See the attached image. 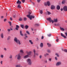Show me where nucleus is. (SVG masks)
Here are the masks:
<instances>
[{
    "instance_id": "obj_1",
    "label": "nucleus",
    "mask_w": 67,
    "mask_h": 67,
    "mask_svg": "<svg viewBox=\"0 0 67 67\" xmlns=\"http://www.w3.org/2000/svg\"><path fill=\"white\" fill-rule=\"evenodd\" d=\"M47 20H48L50 22H52V23H53L54 22H57V19H54V21H53V20H52L51 18H47Z\"/></svg>"
},
{
    "instance_id": "obj_2",
    "label": "nucleus",
    "mask_w": 67,
    "mask_h": 67,
    "mask_svg": "<svg viewBox=\"0 0 67 67\" xmlns=\"http://www.w3.org/2000/svg\"><path fill=\"white\" fill-rule=\"evenodd\" d=\"M14 41L15 42H16L17 44H19V45H21V42L20 41L19 39H18L17 38L15 37L14 38Z\"/></svg>"
},
{
    "instance_id": "obj_3",
    "label": "nucleus",
    "mask_w": 67,
    "mask_h": 67,
    "mask_svg": "<svg viewBox=\"0 0 67 67\" xmlns=\"http://www.w3.org/2000/svg\"><path fill=\"white\" fill-rule=\"evenodd\" d=\"M21 53H19L18 55H16L15 57V58H17L18 60H20L21 59V56L20 55Z\"/></svg>"
},
{
    "instance_id": "obj_4",
    "label": "nucleus",
    "mask_w": 67,
    "mask_h": 67,
    "mask_svg": "<svg viewBox=\"0 0 67 67\" xmlns=\"http://www.w3.org/2000/svg\"><path fill=\"white\" fill-rule=\"evenodd\" d=\"M27 64L29 65H31L32 64V62H31V59H28L27 60Z\"/></svg>"
},
{
    "instance_id": "obj_5",
    "label": "nucleus",
    "mask_w": 67,
    "mask_h": 67,
    "mask_svg": "<svg viewBox=\"0 0 67 67\" xmlns=\"http://www.w3.org/2000/svg\"><path fill=\"white\" fill-rule=\"evenodd\" d=\"M62 64V63L60 62H57L56 63V65L57 66H60V65H61Z\"/></svg>"
},
{
    "instance_id": "obj_6",
    "label": "nucleus",
    "mask_w": 67,
    "mask_h": 67,
    "mask_svg": "<svg viewBox=\"0 0 67 67\" xmlns=\"http://www.w3.org/2000/svg\"><path fill=\"white\" fill-rule=\"evenodd\" d=\"M51 9L52 10L55 9V6L54 5H52L51 6Z\"/></svg>"
},
{
    "instance_id": "obj_7",
    "label": "nucleus",
    "mask_w": 67,
    "mask_h": 67,
    "mask_svg": "<svg viewBox=\"0 0 67 67\" xmlns=\"http://www.w3.org/2000/svg\"><path fill=\"white\" fill-rule=\"evenodd\" d=\"M16 27L15 28V29L17 30V31H18V30H19V28H20V26H19L18 25H16Z\"/></svg>"
},
{
    "instance_id": "obj_8",
    "label": "nucleus",
    "mask_w": 67,
    "mask_h": 67,
    "mask_svg": "<svg viewBox=\"0 0 67 67\" xmlns=\"http://www.w3.org/2000/svg\"><path fill=\"white\" fill-rule=\"evenodd\" d=\"M27 55L29 56L30 55H31V54H32V52L29 51V52H27Z\"/></svg>"
},
{
    "instance_id": "obj_9",
    "label": "nucleus",
    "mask_w": 67,
    "mask_h": 67,
    "mask_svg": "<svg viewBox=\"0 0 67 67\" xmlns=\"http://www.w3.org/2000/svg\"><path fill=\"white\" fill-rule=\"evenodd\" d=\"M63 10L65 11H66L67 10V7L66 6H65L63 7Z\"/></svg>"
},
{
    "instance_id": "obj_10",
    "label": "nucleus",
    "mask_w": 67,
    "mask_h": 67,
    "mask_svg": "<svg viewBox=\"0 0 67 67\" xmlns=\"http://www.w3.org/2000/svg\"><path fill=\"white\" fill-rule=\"evenodd\" d=\"M17 4H21V2L19 0H18L16 2Z\"/></svg>"
},
{
    "instance_id": "obj_11",
    "label": "nucleus",
    "mask_w": 67,
    "mask_h": 67,
    "mask_svg": "<svg viewBox=\"0 0 67 67\" xmlns=\"http://www.w3.org/2000/svg\"><path fill=\"white\" fill-rule=\"evenodd\" d=\"M56 8L57 10H59V9H60V6H59V5H57L56 7Z\"/></svg>"
},
{
    "instance_id": "obj_12",
    "label": "nucleus",
    "mask_w": 67,
    "mask_h": 67,
    "mask_svg": "<svg viewBox=\"0 0 67 67\" xmlns=\"http://www.w3.org/2000/svg\"><path fill=\"white\" fill-rule=\"evenodd\" d=\"M40 46L41 48H42L43 47V43H41L40 45Z\"/></svg>"
},
{
    "instance_id": "obj_13",
    "label": "nucleus",
    "mask_w": 67,
    "mask_h": 67,
    "mask_svg": "<svg viewBox=\"0 0 67 67\" xmlns=\"http://www.w3.org/2000/svg\"><path fill=\"white\" fill-rule=\"evenodd\" d=\"M29 42L31 44V45H33V42H32V41L31 40H30L29 41Z\"/></svg>"
},
{
    "instance_id": "obj_14",
    "label": "nucleus",
    "mask_w": 67,
    "mask_h": 67,
    "mask_svg": "<svg viewBox=\"0 0 67 67\" xmlns=\"http://www.w3.org/2000/svg\"><path fill=\"white\" fill-rule=\"evenodd\" d=\"M28 57H29V56L27 55H26L24 57V58H28Z\"/></svg>"
},
{
    "instance_id": "obj_15",
    "label": "nucleus",
    "mask_w": 67,
    "mask_h": 67,
    "mask_svg": "<svg viewBox=\"0 0 67 67\" xmlns=\"http://www.w3.org/2000/svg\"><path fill=\"white\" fill-rule=\"evenodd\" d=\"M36 52V51L35 50H34V57H36V56H35V55H36V53H35Z\"/></svg>"
},
{
    "instance_id": "obj_16",
    "label": "nucleus",
    "mask_w": 67,
    "mask_h": 67,
    "mask_svg": "<svg viewBox=\"0 0 67 67\" xmlns=\"http://www.w3.org/2000/svg\"><path fill=\"white\" fill-rule=\"evenodd\" d=\"M61 35L62 37H64V38H66V36L64 35L63 34V33H61Z\"/></svg>"
},
{
    "instance_id": "obj_17",
    "label": "nucleus",
    "mask_w": 67,
    "mask_h": 67,
    "mask_svg": "<svg viewBox=\"0 0 67 67\" xmlns=\"http://www.w3.org/2000/svg\"><path fill=\"white\" fill-rule=\"evenodd\" d=\"M35 16H33L32 15H31L30 16V20H31L32 19V18L33 19H34L35 18Z\"/></svg>"
},
{
    "instance_id": "obj_18",
    "label": "nucleus",
    "mask_w": 67,
    "mask_h": 67,
    "mask_svg": "<svg viewBox=\"0 0 67 67\" xmlns=\"http://www.w3.org/2000/svg\"><path fill=\"white\" fill-rule=\"evenodd\" d=\"M27 16L28 17V18H29L30 19V20L31 19V15L30 14H28L27 15Z\"/></svg>"
},
{
    "instance_id": "obj_19",
    "label": "nucleus",
    "mask_w": 67,
    "mask_h": 67,
    "mask_svg": "<svg viewBox=\"0 0 67 67\" xmlns=\"http://www.w3.org/2000/svg\"><path fill=\"white\" fill-rule=\"evenodd\" d=\"M65 2H66V1L65 0H63L62 1V4H64L65 3Z\"/></svg>"
},
{
    "instance_id": "obj_20",
    "label": "nucleus",
    "mask_w": 67,
    "mask_h": 67,
    "mask_svg": "<svg viewBox=\"0 0 67 67\" xmlns=\"http://www.w3.org/2000/svg\"><path fill=\"white\" fill-rule=\"evenodd\" d=\"M47 4L48 5V6H49V5H50V3L49 1L47 2Z\"/></svg>"
},
{
    "instance_id": "obj_21",
    "label": "nucleus",
    "mask_w": 67,
    "mask_h": 67,
    "mask_svg": "<svg viewBox=\"0 0 67 67\" xmlns=\"http://www.w3.org/2000/svg\"><path fill=\"white\" fill-rule=\"evenodd\" d=\"M1 36L2 38H3V33H2L1 34Z\"/></svg>"
},
{
    "instance_id": "obj_22",
    "label": "nucleus",
    "mask_w": 67,
    "mask_h": 67,
    "mask_svg": "<svg viewBox=\"0 0 67 67\" xmlns=\"http://www.w3.org/2000/svg\"><path fill=\"white\" fill-rule=\"evenodd\" d=\"M10 38H11V36H8L7 38V40L8 41H9L10 40Z\"/></svg>"
},
{
    "instance_id": "obj_23",
    "label": "nucleus",
    "mask_w": 67,
    "mask_h": 67,
    "mask_svg": "<svg viewBox=\"0 0 67 67\" xmlns=\"http://www.w3.org/2000/svg\"><path fill=\"white\" fill-rule=\"evenodd\" d=\"M25 28L26 29H27L29 28V26L27 25H26L25 26Z\"/></svg>"
},
{
    "instance_id": "obj_24",
    "label": "nucleus",
    "mask_w": 67,
    "mask_h": 67,
    "mask_svg": "<svg viewBox=\"0 0 67 67\" xmlns=\"http://www.w3.org/2000/svg\"><path fill=\"white\" fill-rule=\"evenodd\" d=\"M21 66L20 64L17 65H16V67H20Z\"/></svg>"
},
{
    "instance_id": "obj_25",
    "label": "nucleus",
    "mask_w": 67,
    "mask_h": 67,
    "mask_svg": "<svg viewBox=\"0 0 67 67\" xmlns=\"http://www.w3.org/2000/svg\"><path fill=\"white\" fill-rule=\"evenodd\" d=\"M47 45L48 46V47H51V44L48 43H47Z\"/></svg>"
},
{
    "instance_id": "obj_26",
    "label": "nucleus",
    "mask_w": 67,
    "mask_h": 67,
    "mask_svg": "<svg viewBox=\"0 0 67 67\" xmlns=\"http://www.w3.org/2000/svg\"><path fill=\"white\" fill-rule=\"evenodd\" d=\"M20 26L22 28V29H24V25L22 24L20 25Z\"/></svg>"
},
{
    "instance_id": "obj_27",
    "label": "nucleus",
    "mask_w": 67,
    "mask_h": 67,
    "mask_svg": "<svg viewBox=\"0 0 67 67\" xmlns=\"http://www.w3.org/2000/svg\"><path fill=\"white\" fill-rule=\"evenodd\" d=\"M20 53H24L22 49L20 50Z\"/></svg>"
},
{
    "instance_id": "obj_28",
    "label": "nucleus",
    "mask_w": 67,
    "mask_h": 67,
    "mask_svg": "<svg viewBox=\"0 0 67 67\" xmlns=\"http://www.w3.org/2000/svg\"><path fill=\"white\" fill-rule=\"evenodd\" d=\"M20 34L21 36H23V34H22V31H20Z\"/></svg>"
},
{
    "instance_id": "obj_29",
    "label": "nucleus",
    "mask_w": 67,
    "mask_h": 67,
    "mask_svg": "<svg viewBox=\"0 0 67 67\" xmlns=\"http://www.w3.org/2000/svg\"><path fill=\"white\" fill-rule=\"evenodd\" d=\"M60 29L61 31H65V30H64V29L63 28H61L60 27Z\"/></svg>"
},
{
    "instance_id": "obj_30",
    "label": "nucleus",
    "mask_w": 67,
    "mask_h": 67,
    "mask_svg": "<svg viewBox=\"0 0 67 67\" xmlns=\"http://www.w3.org/2000/svg\"><path fill=\"white\" fill-rule=\"evenodd\" d=\"M17 8H21V6L19 4L18 5Z\"/></svg>"
},
{
    "instance_id": "obj_31",
    "label": "nucleus",
    "mask_w": 67,
    "mask_h": 67,
    "mask_svg": "<svg viewBox=\"0 0 67 67\" xmlns=\"http://www.w3.org/2000/svg\"><path fill=\"white\" fill-rule=\"evenodd\" d=\"M24 20L25 21H26V20H27V18H24Z\"/></svg>"
},
{
    "instance_id": "obj_32",
    "label": "nucleus",
    "mask_w": 67,
    "mask_h": 67,
    "mask_svg": "<svg viewBox=\"0 0 67 67\" xmlns=\"http://www.w3.org/2000/svg\"><path fill=\"white\" fill-rule=\"evenodd\" d=\"M0 57L2 58H3V55H1L0 56Z\"/></svg>"
},
{
    "instance_id": "obj_33",
    "label": "nucleus",
    "mask_w": 67,
    "mask_h": 67,
    "mask_svg": "<svg viewBox=\"0 0 67 67\" xmlns=\"http://www.w3.org/2000/svg\"><path fill=\"white\" fill-rule=\"evenodd\" d=\"M39 58L40 59H41L42 58V55H40L39 56Z\"/></svg>"
},
{
    "instance_id": "obj_34",
    "label": "nucleus",
    "mask_w": 67,
    "mask_h": 67,
    "mask_svg": "<svg viewBox=\"0 0 67 67\" xmlns=\"http://www.w3.org/2000/svg\"><path fill=\"white\" fill-rule=\"evenodd\" d=\"M40 12L41 14H42V13H43V11L42 10H40Z\"/></svg>"
},
{
    "instance_id": "obj_35",
    "label": "nucleus",
    "mask_w": 67,
    "mask_h": 67,
    "mask_svg": "<svg viewBox=\"0 0 67 67\" xmlns=\"http://www.w3.org/2000/svg\"><path fill=\"white\" fill-rule=\"evenodd\" d=\"M47 13H48V15H49L50 14H51V13L47 11Z\"/></svg>"
},
{
    "instance_id": "obj_36",
    "label": "nucleus",
    "mask_w": 67,
    "mask_h": 67,
    "mask_svg": "<svg viewBox=\"0 0 67 67\" xmlns=\"http://www.w3.org/2000/svg\"><path fill=\"white\" fill-rule=\"evenodd\" d=\"M47 52L48 53H51V50L48 49L47 50Z\"/></svg>"
},
{
    "instance_id": "obj_37",
    "label": "nucleus",
    "mask_w": 67,
    "mask_h": 67,
    "mask_svg": "<svg viewBox=\"0 0 67 67\" xmlns=\"http://www.w3.org/2000/svg\"><path fill=\"white\" fill-rule=\"evenodd\" d=\"M22 20V18H20V19H19V21H21Z\"/></svg>"
},
{
    "instance_id": "obj_38",
    "label": "nucleus",
    "mask_w": 67,
    "mask_h": 67,
    "mask_svg": "<svg viewBox=\"0 0 67 67\" xmlns=\"http://www.w3.org/2000/svg\"><path fill=\"white\" fill-rule=\"evenodd\" d=\"M55 59L56 60H57L58 59H57V57H55Z\"/></svg>"
},
{
    "instance_id": "obj_39",
    "label": "nucleus",
    "mask_w": 67,
    "mask_h": 67,
    "mask_svg": "<svg viewBox=\"0 0 67 67\" xmlns=\"http://www.w3.org/2000/svg\"><path fill=\"white\" fill-rule=\"evenodd\" d=\"M21 1L23 3L25 2V0H21Z\"/></svg>"
},
{
    "instance_id": "obj_40",
    "label": "nucleus",
    "mask_w": 67,
    "mask_h": 67,
    "mask_svg": "<svg viewBox=\"0 0 67 67\" xmlns=\"http://www.w3.org/2000/svg\"><path fill=\"white\" fill-rule=\"evenodd\" d=\"M4 18V16H1V19H3Z\"/></svg>"
},
{
    "instance_id": "obj_41",
    "label": "nucleus",
    "mask_w": 67,
    "mask_h": 67,
    "mask_svg": "<svg viewBox=\"0 0 67 67\" xmlns=\"http://www.w3.org/2000/svg\"><path fill=\"white\" fill-rule=\"evenodd\" d=\"M4 22H6L7 21V19H5L4 20Z\"/></svg>"
},
{
    "instance_id": "obj_42",
    "label": "nucleus",
    "mask_w": 67,
    "mask_h": 67,
    "mask_svg": "<svg viewBox=\"0 0 67 67\" xmlns=\"http://www.w3.org/2000/svg\"><path fill=\"white\" fill-rule=\"evenodd\" d=\"M48 36H49V37L51 36V34H48L47 35Z\"/></svg>"
},
{
    "instance_id": "obj_43",
    "label": "nucleus",
    "mask_w": 67,
    "mask_h": 67,
    "mask_svg": "<svg viewBox=\"0 0 67 67\" xmlns=\"http://www.w3.org/2000/svg\"><path fill=\"white\" fill-rule=\"evenodd\" d=\"M55 55H56L57 56H58V57H59V55H58V54L57 53H56Z\"/></svg>"
},
{
    "instance_id": "obj_44",
    "label": "nucleus",
    "mask_w": 67,
    "mask_h": 67,
    "mask_svg": "<svg viewBox=\"0 0 67 67\" xmlns=\"http://www.w3.org/2000/svg\"><path fill=\"white\" fill-rule=\"evenodd\" d=\"M7 31H8V32H10V31H11V30L10 29H8L7 30Z\"/></svg>"
},
{
    "instance_id": "obj_45",
    "label": "nucleus",
    "mask_w": 67,
    "mask_h": 67,
    "mask_svg": "<svg viewBox=\"0 0 67 67\" xmlns=\"http://www.w3.org/2000/svg\"><path fill=\"white\" fill-rule=\"evenodd\" d=\"M26 32L28 34H30V33H29V31H26Z\"/></svg>"
},
{
    "instance_id": "obj_46",
    "label": "nucleus",
    "mask_w": 67,
    "mask_h": 67,
    "mask_svg": "<svg viewBox=\"0 0 67 67\" xmlns=\"http://www.w3.org/2000/svg\"><path fill=\"white\" fill-rule=\"evenodd\" d=\"M2 63H3V61H1L0 62V63L1 65H2Z\"/></svg>"
},
{
    "instance_id": "obj_47",
    "label": "nucleus",
    "mask_w": 67,
    "mask_h": 67,
    "mask_svg": "<svg viewBox=\"0 0 67 67\" xmlns=\"http://www.w3.org/2000/svg\"><path fill=\"white\" fill-rule=\"evenodd\" d=\"M12 55H10L9 57V58H10V59H12Z\"/></svg>"
},
{
    "instance_id": "obj_48",
    "label": "nucleus",
    "mask_w": 67,
    "mask_h": 67,
    "mask_svg": "<svg viewBox=\"0 0 67 67\" xmlns=\"http://www.w3.org/2000/svg\"><path fill=\"white\" fill-rule=\"evenodd\" d=\"M25 36L26 37H27V35L26 34H25Z\"/></svg>"
},
{
    "instance_id": "obj_49",
    "label": "nucleus",
    "mask_w": 67,
    "mask_h": 67,
    "mask_svg": "<svg viewBox=\"0 0 67 67\" xmlns=\"http://www.w3.org/2000/svg\"><path fill=\"white\" fill-rule=\"evenodd\" d=\"M49 60L50 62H51V60H52L51 58H49Z\"/></svg>"
},
{
    "instance_id": "obj_50",
    "label": "nucleus",
    "mask_w": 67,
    "mask_h": 67,
    "mask_svg": "<svg viewBox=\"0 0 67 67\" xmlns=\"http://www.w3.org/2000/svg\"><path fill=\"white\" fill-rule=\"evenodd\" d=\"M44 4L45 5H47V3H46V2H45L44 3Z\"/></svg>"
},
{
    "instance_id": "obj_51",
    "label": "nucleus",
    "mask_w": 67,
    "mask_h": 67,
    "mask_svg": "<svg viewBox=\"0 0 67 67\" xmlns=\"http://www.w3.org/2000/svg\"><path fill=\"white\" fill-rule=\"evenodd\" d=\"M4 49L5 51H7V48H4Z\"/></svg>"
},
{
    "instance_id": "obj_52",
    "label": "nucleus",
    "mask_w": 67,
    "mask_h": 67,
    "mask_svg": "<svg viewBox=\"0 0 67 67\" xmlns=\"http://www.w3.org/2000/svg\"><path fill=\"white\" fill-rule=\"evenodd\" d=\"M41 1V0H37V2H40Z\"/></svg>"
},
{
    "instance_id": "obj_53",
    "label": "nucleus",
    "mask_w": 67,
    "mask_h": 67,
    "mask_svg": "<svg viewBox=\"0 0 67 67\" xmlns=\"http://www.w3.org/2000/svg\"><path fill=\"white\" fill-rule=\"evenodd\" d=\"M36 55H37V56H38V53H36Z\"/></svg>"
},
{
    "instance_id": "obj_54",
    "label": "nucleus",
    "mask_w": 67,
    "mask_h": 67,
    "mask_svg": "<svg viewBox=\"0 0 67 67\" xmlns=\"http://www.w3.org/2000/svg\"><path fill=\"white\" fill-rule=\"evenodd\" d=\"M9 23L10 24V25H11V22H9Z\"/></svg>"
},
{
    "instance_id": "obj_55",
    "label": "nucleus",
    "mask_w": 67,
    "mask_h": 67,
    "mask_svg": "<svg viewBox=\"0 0 67 67\" xmlns=\"http://www.w3.org/2000/svg\"><path fill=\"white\" fill-rule=\"evenodd\" d=\"M65 34L66 36H67V32H65Z\"/></svg>"
},
{
    "instance_id": "obj_56",
    "label": "nucleus",
    "mask_w": 67,
    "mask_h": 67,
    "mask_svg": "<svg viewBox=\"0 0 67 67\" xmlns=\"http://www.w3.org/2000/svg\"><path fill=\"white\" fill-rule=\"evenodd\" d=\"M43 38H44V36H42V37H41V39L42 40H43Z\"/></svg>"
},
{
    "instance_id": "obj_57",
    "label": "nucleus",
    "mask_w": 67,
    "mask_h": 67,
    "mask_svg": "<svg viewBox=\"0 0 67 67\" xmlns=\"http://www.w3.org/2000/svg\"><path fill=\"white\" fill-rule=\"evenodd\" d=\"M44 57H46V56H47V54H44Z\"/></svg>"
},
{
    "instance_id": "obj_58",
    "label": "nucleus",
    "mask_w": 67,
    "mask_h": 67,
    "mask_svg": "<svg viewBox=\"0 0 67 67\" xmlns=\"http://www.w3.org/2000/svg\"><path fill=\"white\" fill-rule=\"evenodd\" d=\"M36 25H37V26H39V25H40V24H36Z\"/></svg>"
},
{
    "instance_id": "obj_59",
    "label": "nucleus",
    "mask_w": 67,
    "mask_h": 67,
    "mask_svg": "<svg viewBox=\"0 0 67 67\" xmlns=\"http://www.w3.org/2000/svg\"><path fill=\"white\" fill-rule=\"evenodd\" d=\"M56 41L57 42H58V39H57L56 40Z\"/></svg>"
},
{
    "instance_id": "obj_60",
    "label": "nucleus",
    "mask_w": 67,
    "mask_h": 67,
    "mask_svg": "<svg viewBox=\"0 0 67 67\" xmlns=\"http://www.w3.org/2000/svg\"><path fill=\"white\" fill-rule=\"evenodd\" d=\"M10 20H11V21H12V18L10 17Z\"/></svg>"
},
{
    "instance_id": "obj_61",
    "label": "nucleus",
    "mask_w": 67,
    "mask_h": 67,
    "mask_svg": "<svg viewBox=\"0 0 67 67\" xmlns=\"http://www.w3.org/2000/svg\"><path fill=\"white\" fill-rule=\"evenodd\" d=\"M60 10L61 11H62L63 10V8H61L60 9Z\"/></svg>"
},
{
    "instance_id": "obj_62",
    "label": "nucleus",
    "mask_w": 67,
    "mask_h": 67,
    "mask_svg": "<svg viewBox=\"0 0 67 67\" xmlns=\"http://www.w3.org/2000/svg\"><path fill=\"white\" fill-rule=\"evenodd\" d=\"M45 63H47V60H46L45 61Z\"/></svg>"
},
{
    "instance_id": "obj_63",
    "label": "nucleus",
    "mask_w": 67,
    "mask_h": 67,
    "mask_svg": "<svg viewBox=\"0 0 67 67\" xmlns=\"http://www.w3.org/2000/svg\"><path fill=\"white\" fill-rule=\"evenodd\" d=\"M29 14H31V13L30 12H29Z\"/></svg>"
},
{
    "instance_id": "obj_64",
    "label": "nucleus",
    "mask_w": 67,
    "mask_h": 67,
    "mask_svg": "<svg viewBox=\"0 0 67 67\" xmlns=\"http://www.w3.org/2000/svg\"><path fill=\"white\" fill-rule=\"evenodd\" d=\"M13 17L14 18H15V15H14L13 16Z\"/></svg>"
}]
</instances>
